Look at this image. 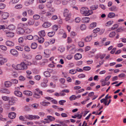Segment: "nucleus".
Returning a JSON list of instances; mask_svg holds the SVG:
<instances>
[{
	"mask_svg": "<svg viewBox=\"0 0 126 126\" xmlns=\"http://www.w3.org/2000/svg\"><path fill=\"white\" fill-rule=\"evenodd\" d=\"M31 64L30 62L25 61L21 62L20 64H17L16 68L17 70H23L26 69L28 68V66Z\"/></svg>",
	"mask_w": 126,
	"mask_h": 126,
	"instance_id": "nucleus-1",
	"label": "nucleus"
},
{
	"mask_svg": "<svg viewBox=\"0 0 126 126\" xmlns=\"http://www.w3.org/2000/svg\"><path fill=\"white\" fill-rule=\"evenodd\" d=\"M36 92H35L33 94V97L37 99L41 97V95H43V92L40 90L39 89L37 88L35 89Z\"/></svg>",
	"mask_w": 126,
	"mask_h": 126,
	"instance_id": "nucleus-2",
	"label": "nucleus"
},
{
	"mask_svg": "<svg viewBox=\"0 0 126 126\" xmlns=\"http://www.w3.org/2000/svg\"><path fill=\"white\" fill-rule=\"evenodd\" d=\"M80 11L82 14L85 16H88L93 13V11L92 10H86L83 8H81Z\"/></svg>",
	"mask_w": 126,
	"mask_h": 126,
	"instance_id": "nucleus-3",
	"label": "nucleus"
},
{
	"mask_svg": "<svg viewBox=\"0 0 126 126\" xmlns=\"http://www.w3.org/2000/svg\"><path fill=\"white\" fill-rule=\"evenodd\" d=\"M22 25L21 24H20L18 25V28L17 30V33L19 34H22L25 32V31L24 29L19 27V26H21Z\"/></svg>",
	"mask_w": 126,
	"mask_h": 126,
	"instance_id": "nucleus-4",
	"label": "nucleus"
},
{
	"mask_svg": "<svg viewBox=\"0 0 126 126\" xmlns=\"http://www.w3.org/2000/svg\"><path fill=\"white\" fill-rule=\"evenodd\" d=\"M9 16V13L7 12L3 13L2 16L1 18L2 19H1V23L4 22L3 19H6Z\"/></svg>",
	"mask_w": 126,
	"mask_h": 126,
	"instance_id": "nucleus-5",
	"label": "nucleus"
},
{
	"mask_svg": "<svg viewBox=\"0 0 126 126\" xmlns=\"http://www.w3.org/2000/svg\"><path fill=\"white\" fill-rule=\"evenodd\" d=\"M4 32L6 33V36L9 37H13L14 35V34L12 32L9 31L7 29L4 30Z\"/></svg>",
	"mask_w": 126,
	"mask_h": 126,
	"instance_id": "nucleus-6",
	"label": "nucleus"
},
{
	"mask_svg": "<svg viewBox=\"0 0 126 126\" xmlns=\"http://www.w3.org/2000/svg\"><path fill=\"white\" fill-rule=\"evenodd\" d=\"M10 52L12 55L15 57H17L18 55V53L15 49H11L10 51Z\"/></svg>",
	"mask_w": 126,
	"mask_h": 126,
	"instance_id": "nucleus-7",
	"label": "nucleus"
},
{
	"mask_svg": "<svg viewBox=\"0 0 126 126\" xmlns=\"http://www.w3.org/2000/svg\"><path fill=\"white\" fill-rule=\"evenodd\" d=\"M55 11V9L54 8H50L49 12H46L45 13L46 15L47 16H50Z\"/></svg>",
	"mask_w": 126,
	"mask_h": 126,
	"instance_id": "nucleus-8",
	"label": "nucleus"
},
{
	"mask_svg": "<svg viewBox=\"0 0 126 126\" xmlns=\"http://www.w3.org/2000/svg\"><path fill=\"white\" fill-rule=\"evenodd\" d=\"M7 61V60L6 58L3 57H0V65L4 64Z\"/></svg>",
	"mask_w": 126,
	"mask_h": 126,
	"instance_id": "nucleus-9",
	"label": "nucleus"
},
{
	"mask_svg": "<svg viewBox=\"0 0 126 126\" xmlns=\"http://www.w3.org/2000/svg\"><path fill=\"white\" fill-rule=\"evenodd\" d=\"M64 16L66 17H69L71 16L70 13L69 12V11L67 9H65L63 13Z\"/></svg>",
	"mask_w": 126,
	"mask_h": 126,
	"instance_id": "nucleus-10",
	"label": "nucleus"
},
{
	"mask_svg": "<svg viewBox=\"0 0 126 126\" xmlns=\"http://www.w3.org/2000/svg\"><path fill=\"white\" fill-rule=\"evenodd\" d=\"M34 23V20L32 19L29 20L26 24L27 26H31L33 25Z\"/></svg>",
	"mask_w": 126,
	"mask_h": 126,
	"instance_id": "nucleus-11",
	"label": "nucleus"
},
{
	"mask_svg": "<svg viewBox=\"0 0 126 126\" xmlns=\"http://www.w3.org/2000/svg\"><path fill=\"white\" fill-rule=\"evenodd\" d=\"M51 25V24L50 22H45L43 24L42 26L43 27L45 28H47Z\"/></svg>",
	"mask_w": 126,
	"mask_h": 126,
	"instance_id": "nucleus-12",
	"label": "nucleus"
},
{
	"mask_svg": "<svg viewBox=\"0 0 126 126\" xmlns=\"http://www.w3.org/2000/svg\"><path fill=\"white\" fill-rule=\"evenodd\" d=\"M12 84L11 81H6L4 82V85L7 88L10 87L12 85Z\"/></svg>",
	"mask_w": 126,
	"mask_h": 126,
	"instance_id": "nucleus-13",
	"label": "nucleus"
},
{
	"mask_svg": "<svg viewBox=\"0 0 126 126\" xmlns=\"http://www.w3.org/2000/svg\"><path fill=\"white\" fill-rule=\"evenodd\" d=\"M0 92L1 93L8 94L10 93V91L4 88L1 89L0 90Z\"/></svg>",
	"mask_w": 126,
	"mask_h": 126,
	"instance_id": "nucleus-14",
	"label": "nucleus"
},
{
	"mask_svg": "<svg viewBox=\"0 0 126 126\" xmlns=\"http://www.w3.org/2000/svg\"><path fill=\"white\" fill-rule=\"evenodd\" d=\"M15 95L18 97H21L22 96V93L19 91H15L14 92Z\"/></svg>",
	"mask_w": 126,
	"mask_h": 126,
	"instance_id": "nucleus-15",
	"label": "nucleus"
},
{
	"mask_svg": "<svg viewBox=\"0 0 126 126\" xmlns=\"http://www.w3.org/2000/svg\"><path fill=\"white\" fill-rule=\"evenodd\" d=\"M16 117V113L14 112H11L8 114V117L10 118L13 119Z\"/></svg>",
	"mask_w": 126,
	"mask_h": 126,
	"instance_id": "nucleus-16",
	"label": "nucleus"
},
{
	"mask_svg": "<svg viewBox=\"0 0 126 126\" xmlns=\"http://www.w3.org/2000/svg\"><path fill=\"white\" fill-rule=\"evenodd\" d=\"M82 57L81 54L79 53H77L74 56L75 59L76 60L80 59Z\"/></svg>",
	"mask_w": 126,
	"mask_h": 126,
	"instance_id": "nucleus-17",
	"label": "nucleus"
},
{
	"mask_svg": "<svg viewBox=\"0 0 126 126\" xmlns=\"http://www.w3.org/2000/svg\"><path fill=\"white\" fill-rule=\"evenodd\" d=\"M44 53L46 57L48 58L49 57L50 52V50L48 49L45 50L44 51Z\"/></svg>",
	"mask_w": 126,
	"mask_h": 126,
	"instance_id": "nucleus-18",
	"label": "nucleus"
},
{
	"mask_svg": "<svg viewBox=\"0 0 126 126\" xmlns=\"http://www.w3.org/2000/svg\"><path fill=\"white\" fill-rule=\"evenodd\" d=\"M90 20V18L88 17H84L82 19L81 21L84 23H88Z\"/></svg>",
	"mask_w": 126,
	"mask_h": 126,
	"instance_id": "nucleus-19",
	"label": "nucleus"
},
{
	"mask_svg": "<svg viewBox=\"0 0 126 126\" xmlns=\"http://www.w3.org/2000/svg\"><path fill=\"white\" fill-rule=\"evenodd\" d=\"M92 36L90 35L86 37L84 41L86 42H89L91 41L92 39Z\"/></svg>",
	"mask_w": 126,
	"mask_h": 126,
	"instance_id": "nucleus-20",
	"label": "nucleus"
},
{
	"mask_svg": "<svg viewBox=\"0 0 126 126\" xmlns=\"http://www.w3.org/2000/svg\"><path fill=\"white\" fill-rule=\"evenodd\" d=\"M23 94L27 96H31L32 95V92L29 91H25L23 92Z\"/></svg>",
	"mask_w": 126,
	"mask_h": 126,
	"instance_id": "nucleus-21",
	"label": "nucleus"
},
{
	"mask_svg": "<svg viewBox=\"0 0 126 126\" xmlns=\"http://www.w3.org/2000/svg\"><path fill=\"white\" fill-rule=\"evenodd\" d=\"M6 45L8 46L12 47L13 46L14 44L12 42L9 41H6L5 43Z\"/></svg>",
	"mask_w": 126,
	"mask_h": 126,
	"instance_id": "nucleus-22",
	"label": "nucleus"
},
{
	"mask_svg": "<svg viewBox=\"0 0 126 126\" xmlns=\"http://www.w3.org/2000/svg\"><path fill=\"white\" fill-rule=\"evenodd\" d=\"M39 35L41 37H44L46 35V33L44 30H42L38 32Z\"/></svg>",
	"mask_w": 126,
	"mask_h": 126,
	"instance_id": "nucleus-23",
	"label": "nucleus"
},
{
	"mask_svg": "<svg viewBox=\"0 0 126 126\" xmlns=\"http://www.w3.org/2000/svg\"><path fill=\"white\" fill-rule=\"evenodd\" d=\"M8 30L9 29L11 31H12L14 30L15 29V26L14 25L12 24L9 25L8 27V28H7Z\"/></svg>",
	"mask_w": 126,
	"mask_h": 126,
	"instance_id": "nucleus-24",
	"label": "nucleus"
},
{
	"mask_svg": "<svg viewBox=\"0 0 126 126\" xmlns=\"http://www.w3.org/2000/svg\"><path fill=\"white\" fill-rule=\"evenodd\" d=\"M65 50L64 47L63 46H60L58 49V50L60 51L61 52H62Z\"/></svg>",
	"mask_w": 126,
	"mask_h": 126,
	"instance_id": "nucleus-25",
	"label": "nucleus"
},
{
	"mask_svg": "<svg viewBox=\"0 0 126 126\" xmlns=\"http://www.w3.org/2000/svg\"><path fill=\"white\" fill-rule=\"evenodd\" d=\"M46 100H45L44 101L40 103L41 104L44 106H48V104H50L49 102H46L45 101Z\"/></svg>",
	"mask_w": 126,
	"mask_h": 126,
	"instance_id": "nucleus-26",
	"label": "nucleus"
},
{
	"mask_svg": "<svg viewBox=\"0 0 126 126\" xmlns=\"http://www.w3.org/2000/svg\"><path fill=\"white\" fill-rule=\"evenodd\" d=\"M37 44L35 43H32L31 45V48L33 49H35L37 47Z\"/></svg>",
	"mask_w": 126,
	"mask_h": 126,
	"instance_id": "nucleus-27",
	"label": "nucleus"
},
{
	"mask_svg": "<svg viewBox=\"0 0 126 126\" xmlns=\"http://www.w3.org/2000/svg\"><path fill=\"white\" fill-rule=\"evenodd\" d=\"M38 106V104H30L29 105V107L34 109H37Z\"/></svg>",
	"mask_w": 126,
	"mask_h": 126,
	"instance_id": "nucleus-28",
	"label": "nucleus"
},
{
	"mask_svg": "<svg viewBox=\"0 0 126 126\" xmlns=\"http://www.w3.org/2000/svg\"><path fill=\"white\" fill-rule=\"evenodd\" d=\"M96 23L95 22L92 23L90 25V28L91 29L94 28L96 26Z\"/></svg>",
	"mask_w": 126,
	"mask_h": 126,
	"instance_id": "nucleus-29",
	"label": "nucleus"
},
{
	"mask_svg": "<svg viewBox=\"0 0 126 126\" xmlns=\"http://www.w3.org/2000/svg\"><path fill=\"white\" fill-rule=\"evenodd\" d=\"M82 117V115H80L79 114L74 115V116H72V117L74 118H75L76 117H78L79 119H80Z\"/></svg>",
	"mask_w": 126,
	"mask_h": 126,
	"instance_id": "nucleus-30",
	"label": "nucleus"
},
{
	"mask_svg": "<svg viewBox=\"0 0 126 126\" xmlns=\"http://www.w3.org/2000/svg\"><path fill=\"white\" fill-rule=\"evenodd\" d=\"M44 38L41 37H39L38 40V42L40 43H43L44 42Z\"/></svg>",
	"mask_w": 126,
	"mask_h": 126,
	"instance_id": "nucleus-31",
	"label": "nucleus"
},
{
	"mask_svg": "<svg viewBox=\"0 0 126 126\" xmlns=\"http://www.w3.org/2000/svg\"><path fill=\"white\" fill-rule=\"evenodd\" d=\"M55 34V32L54 31H52L48 32L47 35L49 37H51L54 35Z\"/></svg>",
	"mask_w": 126,
	"mask_h": 126,
	"instance_id": "nucleus-32",
	"label": "nucleus"
},
{
	"mask_svg": "<svg viewBox=\"0 0 126 126\" xmlns=\"http://www.w3.org/2000/svg\"><path fill=\"white\" fill-rule=\"evenodd\" d=\"M47 118L50 121H54L55 119V118L53 117L50 116H47Z\"/></svg>",
	"mask_w": 126,
	"mask_h": 126,
	"instance_id": "nucleus-33",
	"label": "nucleus"
},
{
	"mask_svg": "<svg viewBox=\"0 0 126 126\" xmlns=\"http://www.w3.org/2000/svg\"><path fill=\"white\" fill-rule=\"evenodd\" d=\"M0 48L2 50L4 51H6L7 49L6 47L4 45H0Z\"/></svg>",
	"mask_w": 126,
	"mask_h": 126,
	"instance_id": "nucleus-34",
	"label": "nucleus"
},
{
	"mask_svg": "<svg viewBox=\"0 0 126 126\" xmlns=\"http://www.w3.org/2000/svg\"><path fill=\"white\" fill-rule=\"evenodd\" d=\"M114 13H110L108 15V17L110 18H112L115 16Z\"/></svg>",
	"mask_w": 126,
	"mask_h": 126,
	"instance_id": "nucleus-35",
	"label": "nucleus"
},
{
	"mask_svg": "<svg viewBox=\"0 0 126 126\" xmlns=\"http://www.w3.org/2000/svg\"><path fill=\"white\" fill-rule=\"evenodd\" d=\"M44 75L46 77H49L50 76V73L48 71L44 72Z\"/></svg>",
	"mask_w": 126,
	"mask_h": 126,
	"instance_id": "nucleus-36",
	"label": "nucleus"
},
{
	"mask_svg": "<svg viewBox=\"0 0 126 126\" xmlns=\"http://www.w3.org/2000/svg\"><path fill=\"white\" fill-rule=\"evenodd\" d=\"M116 33L114 32H111L109 34V36L110 38L113 37L115 35Z\"/></svg>",
	"mask_w": 126,
	"mask_h": 126,
	"instance_id": "nucleus-37",
	"label": "nucleus"
},
{
	"mask_svg": "<svg viewBox=\"0 0 126 126\" xmlns=\"http://www.w3.org/2000/svg\"><path fill=\"white\" fill-rule=\"evenodd\" d=\"M42 58V56L40 55H38L35 57V59L37 60H39L41 59Z\"/></svg>",
	"mask_w": 126,
	"mask_h": 126,
	"instance_id": "nucleus-38",
	"label": "nucleus"
},
{
	"mask_svg": "<svg viewBox=\"0 0 126 126\" xmlns=\"http://www.w3.org/2000/svg\"><path fill=\"white\" fill-rule=\"evenodd\" d=\"M118 25L117 24H115L113 25L111 28V29L113 30L117 29L118 27Z\"/></svg>",
	"mask_w": 126,
	"mask_h": 126,
	"instance_id": "nucleus-39",
	"label": "nucleus"
},
{
	"mask_svg": "<svg viewBox=\"0 0 126 126\" xmlns=\"http://www.w3.org/2000/svg\"><path fill=\"white\" fill-rule=\"evenodd\" d=\"M52 28L53 31L54 32L55 31H57L58 29V27L57 25H54L53 26Z\"/></svg>",
	"mask_w": 126,
	"mask_h": 126,
	"instance_id": "nucleus-40",
	"label": "nucleus"
},
{
	"mask_svg": "<svg viewBox=\"0 0 126 126\" xmlns=\"http://www.w3.org/2000/svg\"><path fill=\"white\" fill-rule=\"evenodd\" d=\"M12 84L13 83L14 84H16L18 82V80L15 79H12L10 80Z\"/></svg>",
	"mask_w": 126,
	"mask_h": 126,
	"instance_id": "nucleus-41",
	"label": "nucleus"
},
{
	"mask_svg": "<svg viewBox=\"0 0 126 126\" xmlns=\"http://www.w3.org/2000/svg\"><path fill=\"white\" fill-rule=\"evenodd\" d=\"M91 69V67H90L88 66L84 67L83 68V69L84 70L86 71H89Z\"/></svg>",
	"mask_w": 126,
	"mask_h": 126,
	"instance_id": "nucleus-42",
	"label": "nucleus"
},
{
	"mask_svg": "<svg viewBox=\"0 0 126 126\" xmlns=\"http://www.w3.org/2000/svg\"><path fill=\"white\" fill-rule=\"evenodd\" d=\"M76 97L75 95H72L71 96H70L69 97V99L70 100H74L76 99Z\"/></svg>",
	"mask_w": 126,
	"mask_h": 126,
	"instance_id": "nucleus-43",
	"label": "nucleus"
},
{
	"mask_svg": "<svg viewBox=\"0 0 126 126\" xmlns=\"http://www.w3.org/2000/svg\"><path fill=\"white\" fill-rule=\"evenodd\" d=\"M69 73L72 74H74L76 73L75 69H72L70 70Z\"/></svg>",
	"mask_w": 126,
	"mask_h": 126,
	"instance_id": "nucleus-44",
	"label": "nucleus"
},
{
	"mask_svg": "<svg viewBox=\"0 0 126 126\" xmlns=\"http://www.w3.org/2000/svg\"><path fill=\"white\" fill-rule=\"evenodd\" d=\"M24 49L25 51L28 52L30 50V47L28 46H26L24 47Z\"/></svg>",
	"mask_w": 126,
	"mask_h": 126,
	"instance_id": "nucleus-45",
	"label": "nucleus"
},
{
	"mask_svg": "<svg viewBox=\"0 0 126 126\" xmlns=\"http://www.w3.org/2000/svg\"><path fill=\"white\" fill-rule=\"evenodd\" d=\"M80 28L81 30H83L86 29V26L85 24H82L80 26Z\"/></svg>",
	"mask_w": 126,
	"mask_h": 126,
	"instance_id": "nucleus-46",
	"label": "nucleus"
},
{
	"mask_svg": "<svg viewBox=\"0 0 126 126\" xmlns=\"http://www.w3.org/2000/svg\"><path fill=\"white\" fill-rule=\"evenodd\" d=\"M66 101L64 100H61L59 102V104L61 105H63L64 103Z\"/></svg>",
	"mask_w": 126,
	"mask_h": 126,
	"instance_id": "nucleus-47",
	"label": "nucleus"
},
{
	"mask_svg": "<svg viewBox=\"0 0 126 126\" xmlns=\"http://www.w3.org/2000/svg\"><path fill=\"white\" fill-rule=\"evenodd\" d=\"M100 82L101 83L102 86H104L106 85V82L104 81V79H101V80Z\"/></svg>",
	"mask_w": 126,
	"mask_h": 126,
	"instance_id": "nucleus-48",
	"label": "nucleus"
},
{
	"mask_svg": "<svg viewBox=\"0 0 126 126\" xmlns=\"http://www.w3.org/2000/svg\"><path fill=\"white\" fill-rule=\"evenodd\" d=\"M28 13L30 15H32L34 13V12L32 10H29L28 11Z\"/></svg>",
	"mask_w": 126,
	"mask_h": 126,
	"instance_id": "nucleus-49",
	"label": "nucleus"
},
{
	"mask_svg": "<svg viewBox=\"0 0 126 126\" xmlns=\"http://www.w3.org/2000/svg\"><path fill=\"white\" fill-rule=\"evenodd\" d=\"M85 75L84 74H81L79 75L78 77L79 78L82 79L85 77Z\"/></svg>",
	"mask_w": 126,
	"mask_h": 126,
	"instance_id": "nucleus-50",
	"label": "nucleus"
},
{
	"mask_svg": "<svg viewBox=\"0 0 126 126\" xmlns=\"http://www.w3.org/2000/svg\"><path fill=\"white\" fill-rule=\"evenodd\" d=\"M24 41L23 38L22 37L19 38L18 39V42L19 43L22 44L23 43Z\"/></svg>",
	"mask_w": 126,
	"mask_h": 126,
	"instance_id": "nucleus-51",
	"label": "nucleus"
},
{
	"mask_svg": "<svg viewBox=\"0 0 126 126\" xmlns=\"http://www.w3.org/2000/svg\"><path fill=\"white\" fill-rule=\"evenodd\" d=\"M16 49L21 51H22L23 50V47L19 46H16Z\"/></svg>",
	"mask_w": 126,
	"mask_h": 126,
	"instance_id": "nucleus-52",
	"label": "nucleus"
},
{
	"mask_svg": "<svg viewBox=\"0 0 126 126\" xmlns=\"http://www.w3.org/2000/svg\"><path fill=\"white\" fill-rule=\"evenodd\" d=\"M2 99L5 101H7L9 99V97L6 96H4L2 97Z\"/></svg>",
	"mask_w": 126,
	"mask_h": 126,
	"instance_id": "nucleus-53",
	"label": "nucleus"
},
{
	"mask_svg": "<svg viewBox=\"0 0 126 126\" xmlns=\"http://www.w3.org/2000/svg\"><path fill=\"white\" fill-rule=\"evenodd\" d=\"M124 30L123 28L122 27H121L118 29L116 30V31L117 32H120Z\"/></svg>",
	"mask_w": 126,
	"mask_h": 126,
	"instance_id": "nucleus-54",
	"label": "nucleus"
},
{
	"mask_svg": "<svg viewBox=\"0 0 126 126\" xmlns=\"http://www.w3.org/2000/svg\"><path fill=\"white\" fill-rule=\"evenodd\" d=\"M27 39L30 40H32L33 39V36L31 35H29L27 36Z\"/></svg>",
	"mask_w": 126,
	"mask_h": 126,
	"instance_id": "nucleus-55",
	"label": "nucleus"
},
{
	"mask_svg": "<svg viewBox=\"0 0 126 126\" xmlns=\"http://www.w3.org/2000/svg\"><path fill=\"white\" fill-rule=\"evenodd\" d=\"M40 17V16L38 15H35L33 16V18L35 19H38Z\"/></svg>",
	"mask_w": 126,
	"mask_h": 126,
	"instance_id": "nucleus-56",
	"label": "nucleus"
},
{
	"mask_svg": "<svg viewBox=\"0 0 126 126\" xmlns=\"http://www.w3.org/2000/svg\"><path fill=\"white\" fill-rule=\"evenodd\" d=\"M75 22L76 23L79 22L80 21V18L78 17L76 18L75 19Z\"/></svg>",
	"mask_w": 126,
	"mask_h": 126,
	"instance_id": "nucleus-57",
	"label": "nucleus"
},
{
	"mask_svg": "<svg viewBox=\"0 0 126 126\" xmlns=\"http://www.w3.org/2000/svg\"><path fill=\"white\" fill-rule=\"evenodd\" d=\"M51 3L47 2V8H50L52 7V5Z\"/></svg>",
	"mask_w": 126,
	"mask_h": 126,
	"instance_id": "nucleus-58",
	"label": "nucleus"
},
{
	"mask_svg": "<svg viewBox=\"0 0 126 126\" xmlns=\"http://www.w3.org/2000/svg\"><path fill=\"white\" fill-rule=\"evenodd\" d=\"M32 31V30L29 29H27L25 31V32L27 34L30 33Z\"/></svg>",
	"mask_w": 126,
	"mask_h": 126,
	"instance_id": "nucleus-59",
	"label": "nucleus"
},
{
	"mask_svg": "<svg viewBox=\"0 0 126 126\" xmlns=\"http://www.w3.org/2000/svg\"><path fill=\"white\" fill-rule=\"evenodd\" d=\"M34 78L36 80H39L41 78V77L39 75H36L35 76Z\"/></svg>",
	"mask_w": 126,
	"mask_h": 126,
	"instance_id": "nucleus-60",
	"label": "nucleus"
},
{
	"mask_svg": "<svg viewBox=\"0 0 126 126\" xmlns=\"http://www.w3.org/2000/svg\"><path fill=\"white\" fill-rule=\"evenodd\" d=\"M78 45L80 47H82L84 46V44L82 42H79L78 43Z\"/></svg>",
	"mask_w": 126,
	"mask_h": 126,
	"instance_id": "nucleus-61",
	"label": "nucleus"
},
{
	"mask_svg": "<svg viewBox=\"0 0 126 126\" xmlns=\"http://www.w3.org/2000/svg\"><path fill=\"white\" fill-rule=\"evenodd\" d=\"M22 5L21 4H18L15 6V8H22Z\"/></svg>",
	"mask_w": 126,
	"mask_h": 126,
	"instance_id": "nucleus-62",
	"label": "nucleus"
},
{
	"mask_svg": "<svg viewBox=\"0 0 126 126\" xmlns=\"http://www.w3.org/2000/svg\"><path fill=\"white\" fill-rule=\"evenodd\" d=\"M113 21L112 20H110L108 21L106 23L108 26H110L113 23Z\"/></svg>",
	"mask_w": 126,
	"mask_h": 126,
	"instance_id": "nucleus-63",
	"label": "nucleus"
},
{
	"mask_svg": "<svg viewBox=\"0 0 126 126\" xmlns=\"http://www.w3.org/2000/svg\"><path fill=\"white\" fill-rule=\"evenodd\" d=\"M73 55H68L67 56L66 58L68 60H71L73 58Z\"/></svg>",
	"mask_w": 126,
	"mask_h": 126,
	"instance_id": "nucleus-64",
	"label": "nucleus"
}]
</instances>
